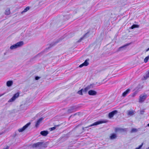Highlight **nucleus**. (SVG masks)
Returning <instances> with one entry per match:
<instances>
[{
  "label": "nucleus",
  "mask_w": 149,
  "mask_h": 149,
  "mask_svg": "<svg viewBox=\"0 0 149 149\" xmlns=\"http://www.w3.org/2000/svg\"><path fill=\"white\" fill-rule=\"evenodd\" d=\"M22 41H20L17 43L16 44L11 46L10 47L11 49H14L22 46L23 45Z\"/></svg>",
  "instance_id": "obj_1"
},
{
  "label": "nucleus",
  "mask_w": 149,
  "mask_h": 149,
  "mask_svg": "<svg viewBox=\"0 0 149 149\" xmlns=\"http://www.w3.org/2000/svg\"><path fill=\"white\" fill-rule=\"evenodd\" d=\"M107 122V121L106 120H103L102 121H98L95 122L94 123L92 124H91L89 126L86 127L85 128H88L90 127L94 126L96 125L100 124L103 123H106Z\"/></svg>",
  "instance_id": "obj_2"
},
{
  "label": "nucleus",
  "mask_w": 149,
  "mask_h": 149,
  "mask_svg": "<svg viewBox=\"0 0 149 149\" xmlns=\"http://www.w3.org/2000/svg\"><path fill=\"white\" fill-rule=\"evenodd\" d=\"M19 96V93H16L15 94L13 97L9 99L8 101V102H14L17 98Z\"/></svg>",
  "instance_id": "obj_3"
},
{
  "label": "nucleus",
  "mask_w": 149,
  "mask_h": 149,
  "mask_svg": "<svg viewBox=\"0 0 149 149\" xmlns=\"http://www.w3.org/2000/svg\"><path fill=\"white\" fill-rule=\"evenodd\" d=\"M147 95L145 94H141L139 97V102H143L146 98Z\"/></svg>",
  "instance_id": "obj_4"
},
{
  "label": "nucleus",
  "mask_w": 149,
  "mask_h": 149,
  "mask_svg": "<svg viewBox=\"0 0 149 149\" xmlns=\"http://www.w3.org/2000/svg\"><path fill=\"white\" fill-rule=\"evenodd\" d=\"M89 61V59H86L83 63L81 64L79 66V67L80 68H81L84 66H87L89 64V63L88 62V61Z\"/></svg>",
  "instance_id": "obj_5"
},
{
  "label": "nucleus",
  "mask_w": 149,
  "mask_h": 149,
  "mask_svg": "<svg viewBox=\"0 0 149 149\" xmlns=\"http://www.w3.org/2000/svg\"><path fill=\"white\" fill-rule=\"evenodd\" d=\"M42 143L41 142H38L35 143L33 144L32 145V147L33 148H37L40 147L41 146Z\"/></svg>",
  "instance_id": "obj_6"
},
{
  "label": "nucleus",
  "mask_w": 149,
  "mask_h": 149,
  "mask_svg": "<svg viewBox=\"0 0 149 149\" xmlns=\"http://www.w3.org/2000/svg\"><path fill=\"white\" fill-rule=\"evenodd\" d=\"M117 113V111L116 110L113 111L110 113L109 114V118H111L113 117L114 115Z\"/></svg>",
  "instance_id": "obj_7"
},
{
  "label": "nucleus",
  "mask_w": 149,
  "mask_h": 149,
  "mask_svg": "<svg viewBox=\"0 0 149 149\" xmlns=\"http://www.w3.org/2000/svg\"><path fill=\"white\" fill-rule=\"evenodd\" d=\"M30 123L27 124L24 126L22 128L19 129L18 130L19 132H22L26 128H27L30 125Z\"/></svg>",
  "instance_id": "obj_8"
},
{
  "label": "nucleus",
  "mask_w": 149,
  "mask_h": 149,
  "mask_svg": "<svg viewBox=\"0 0 149 149\" xmlns=\"http://www.w3.org/2000/svg\"><path fill=\"white\" fill-rule=\"evenodd\" d=\"M88 94L91 95H95L97 94V92L95 91L91 90L88 91Z\"/></svg>",
  "instance_id": "obj_9"
},
{
  "label": "nucleus",
  "mask_w": 149,
  "mask_h": 149,
  "mask_svg": "<svg viewBox=\"0 0 149 149\" xmlns=\"http://www.w3.org/2000/svg\"><path fill=\"white\" fill-rule=\"evenodd\" d=\"M76 110V108L74 107H71L68 110V112L69 113H71L74 112Z\"/></svg>",
  "instance_id": "obj_10"
},
{
  "label": "nucleus",
  "mask_w": 149,
  "mask_h": 149,
  "mask_svg": "<svg viewBox=\"0 0 149 149\" xmlns=\"http://www.w3.org/2000/svg\"><path fill=\"white\" fill-rule=\"evenodd\" d=\"M127 115L129 116H131L134 114V111L133 110H128L127 111Z\"/></svg>",
  "instance_id": "obj_11"
},
{
  "label": "nucleus",
  "mask_w": 149,
  "mask_h": 149,
  "mask_svg": "<svg viewBox=\"0 0 149 149\" xmlns=\"http://www.w3.org/2000/svg\"><path fill=\"white\" fill-rule=\"evenodd\" d=\"M40 134L43 136H46L48 134V132L47 131H43L41 132Z\"/></svg>",
  "instance_id": "obj_12"
},
{
  "label": "nucleus",
  "mask_w": 149,
  "mask_h": 149,
  "mask_svg": "<svg viewBox=\"0 0 149 149\" xmlns=\"http://www.w3.org/2000/svg\"><path fill=\"white\" fill-rule=\"evenodd\" d=\"M13 82L12 80L8 81L6 82V85L8 87H10L13 84Z\"/></svg>",
  "instance_id": "obj_13"
},
{
  "label": "nucleus",
  "mask_w": 149,
  "mask_h": 149,
  "mask_svg": "<svg viewBox=\"0 0 149 149\" xmlns=\"http://www.w3.org/2000/svg\"><path fill=\"white\" fill-rule=\"evenodd\" d=\"M91 88V86H88L84 88V89H83V91L84 93H86Z\"/></svg>",
  "instance_id": "obj_14"
},
{
  "label": "nucleus",
  "mask_w": 149,
  "mask_h": 149,
  "mask_svg": "<svg viewBox=\"0 0 149 149\" xmlns=\"http://www.w3.org/2000/svg\"><path fill=\"white\" fill-rule=\"evenodd\" d=\"M42 120V118H40L36 122L35 125V126L36 127H37L39 125Z\"/></svg>",
  "instance_id": "obj_15"
},
{
  "label": "nucleus",
  "mask_w": 149,
  "mask_h": 149,
  "mask_svg": "<svg viewBox=\"0 0 149 149\" xmlns=\"http://www.w3.org/2000/svg\"><path fill=\"white\" fill-rule=\"evenodd\" d=\"M130 91L129 89H127L125 91L123 92L122 94V96L123 97H125L126 95L128 94Z\"/></svg>",
  "instance_id": "obj_16"
},
{
  "label": "nucleus",
  "mask_w": 149,
  "mask_h": 149,
  "mask_svg": "<svg viewBox=\"0 0 149 149\" xmlns=\"http://www.w3.org/2000/svg\"><path fill=\"white\" fill-rule=\"evenodd\" d=\"M116 135L115 134H113L111 136L110 139H116Z\"/></svg>",
  "instance_id": "obj_17"
},
{
  "label": "nucleus",
  "mask_w": 149,
  "mask_h": 149,
  "mask_svg": "<svg viewBox=\"0 0 149 149\" xmlns=\"http://www.w3.org/2000/svg\"><path fill=\"white\" fill-rule=\"evenodd\" d=\"M139 25L138 24H133L130 28L132 29H133L135 28H139Z\"/></svg>",
  "instance_id": "obj_18"
},
{
  "label": "nucleus",
  "mask_w": 149,
  "mask_h": 149,
  "mask_svg": "<svg viewBox=\"0 0 149 149\" xmlns=\"http://www.w3.org/2000/svg\"><path fill=\"white\" fill-rule=\"evenodd\" d=\"M5 14L6 15H9L10 14V10L8 8L6 10Z\"/></svg>",
  "instance_id": "obj_19"
},
{
  "label": "nucleus",
  "mask_w": 149,
  "mask_h": 149,
  "mask_svg": "<svg viewBox=\"0 0 149 149\" xmlns=\"http://www.w3.org/2000/svg\"><path fill=\"white\" fill-rule=\"evenodd\" d=\"M29 7H27L22 12V13H24L26 12L29 10Z\"/></svg>",
  "instance_id": "obj_20"
},
{
  "label": "nucleus",
  "mask_w": 149,
  "mask_h": 149,
  "mask_svg": "<svg viewBox=\"0 0 149 149\" xmlns=\"http://www.w3.org/2000/svg\"><path fill=\"white\" fill-rule=\"evenodd\" d=\"M129 45V44H127V45H124V46H122V47H120L119 48V50H121L122 49V48H124V49H125V48L128 45Z\"/></svg>",
  "instance_id": "obj_21"
},
{
  "label": "nucleus",
  "mask_w": 149,
  "mask_h": 149,
  "mask_svg": "<svg viewBox=\"0 0 149 149\" xmlns=\"http://www.w3.org/2000/svg\"><path fill=\"white\" fill-rule=\"evenodd\" d=\"M149 59V56H148L146 57L144 59V62L145 63H146L148 61Z\"/></svg>",
  "instance_id": "obj_22"
},
{
  "label": "nucleus",
  "mask_w": 149,
  "mask_h": 149,
  "mask_svg": "<svg viewBox=\"0 0 149 149\" xmlns=\"http://www.w3.org/2000/svg\"><path fill=\"white\" fill-rule=\"evenodd\" d=\"M137 93V91L135 92H134L132 94V95H131L132 97H134L136 95Z\"/></svg>",
  "instance_id": "obj_23"
},
{
  "label": "nucleus",
  "mask_w": 149,
  "mask_h": 149,
  "mask_svg": "<svg viewBox=\"0 0 149 149\" xmlns=\"http://www.w3.org/2000/svg\"><path fill=\"white\" fill-rule=\"evenodd\" d=\"M83 92V89H82L81 90L79 91L78 92V93L79 95H82V92Z\"/></svg>",
  "instance_id": "obj_24"
},
{
  "label": "nucleus",
  "mask_w": 149,
  "mask_h": 149,
  "mask_svg": "<svg viewBox=\"0 0 149 149\" xmlns=\"http://www.w3.org/2000/svg\"><path fill=\"white\" fill-rule=\"evenodd\" d=\"M137 131V130L135 128H133L131 130L132 132H136Z\"/></svg>",
  "instance_id": "obj_25"
},
{
  "label": "nucleus",
  "mask_w": 149,
  "mask_h": 149,
  "mask_svg": "<svg viewBox=\"0 0 149 149\" xmlns=\"http://www.w3.org/2000/svg\"><path fill=\"white\" fill-rule=\"evenodd\" d=\"M143 145V143H142L141 145L139 146L138 147L136 148L135 149H140L142 147Z\"/></svg>",
  "instance_id": "obj_26"
},
{
  "label": "nucleus",
  "mask_w": 149,
  "mask_h": 149,
  "mask_svg": "<svg viewBox=\"0 0 149 149\" xmlns=\"http://www.w3.org/2000/svg\"><path fill=\"white\" fill-rule=\"evenodd\" d=\"M149 77V72L146 74V77L144 76V78L146 79L147 78Z\"/></svg>",
  "instance_id": "obj_27"
},
{
  "label": "nucleus",
  "mask_w": 149,
  "mask_h": 149,
  "mask_svg": "<svg viewBox=\"0 0 149 149\" xmlns=\"http://www.w3.org/2000/svg\"><path fill=\"white\" fill-rule=\"evenodd\" d=\"M88 34V33H86L84 36L83 37L81 38V39H80V40H82Z\"/></svg>",
  "instance_id": "obj_28"
},
{
  "label": "nucleus",
  "mask_w": 149,
  "mask_h": 149,
  "mask_svg": "<svg viewBox=\"0 0 149 149\" xmlns=\"http://www.w3.org/2000/svg\"><path fill=\"white\" fill-rule=\"evenodd\" d=\"M56 129V127H54L52 128H50V131H52L54 130H55Z\"/></svg>",
  "instance_id": "obj_29"
},
{
  "label": "nucleus",
  "mask_w": 149,
  "mask_h": 149,
  "mask_svg": "<svg viewBox=\"0 0 149 149\" xmlns=\"http://www.w3.org/2000/svg\"><path fill=\"white\" fill-rule=\"evenodd\" d=\"M40 78V77H36L35 78V79L36 80H38Z\"/></svg>",
  "instance_id": "obj_30"
},
{
  "label": "nucleus",
  "mask_w": 149,
  "mask_h": 149,
  "mask_svg": "<svg viewBox=\"0 0 149 149\" xmlns=\"http://www.w3.org/2000/svg\"><path fill=\"white\" fill-rule=\"evenodd\" d=\"M5 94V93H3V94H0V97L3 95H4Z\"/></svg>",
  "instance_id": "obj_31"
},
{
  "label": "nucleus",
  "mask_w": 149,
  "mask_h": 149,
  "mask_svg": "<svg viewBox=\"0 0 149 149\" xmlns=\"http://www.w3.org/2000/svg\"><path fill=\"white\" fill-rule=\"evenodd\" d=\"M149 50V48H148L146 50V52H148V51Z\"/></svg>",
  "instance_id": "obj_32"
},
{
  "label": "nucleus",
  "mask_w": 149,
  "mask_h": 149,
  "mask_svg": "<svg viewBox=\"0 0 149 149\" xmlns=\"http://www.w3.org/2000/svg\"><path fill=\"white\" fill-rule=\"evenodd\" d=\"M148 126L149 127V123L148 124Z\"/></svg>",
  "instance_id": "obj_33"
},
{
  "label": "nucleus",
  "mask_w": 149,
  "mask_h": 149,
  "mask_svg": "<svg viewBox=\"0 0 149 149\" xmlns=\"http://www.w3.org/2000/svg\"><path fill=\"white\" fill-rule=\"evenodd\" d=\"M146 149H149V147L146 148Z\"/></svg>",
  "instance_id": "obj_34"
},
{
  "label": "nucleus",
  "mask_w": 149,
  "mask_h": 149,
  "mask_svg": "<svg viewBox=\"0 0 149 149\" xmlns=\"http://www.w3.org/2000/svg\"><path fill=\"white\" fill-rule=\"evenodd\" d=\"M82 129H83V130H84V127H83V128H82Z\"/></svg>",
  "instance_id": "obj_35"
},
{
  "label": "nucleus",
  "mask_w": 149,
  "mask_h": 149,
  "mask_svg": "<svg viewBox=\"0 0 149 149\" xmlns=\"http://www.w3.org/2000/svg\"><path fill=\"white\" fill-rule=\"evenodd\" d=\"M2 134V133L0 134V135H1Z\"/></svg>",
  "instance_id": "obj_36"
},
{
  "label": "nucleus",
  "mask_w": 149,
  "mask_h": 149,
  "mask_svg": "<svg viewBox=\"0 0 149 149\" xmlns=\"http://www.w3.org/2000/svg\"><path fill=\"white\" fill-rule=\"evenodd\" d=\"M3 149H7L6 148H4Z\"/></svg>",
  "instance_id": "obj_37"
}]
</instances>
